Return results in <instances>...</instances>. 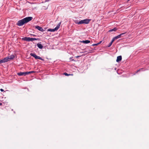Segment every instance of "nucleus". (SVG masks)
<instances>
[{"mask_svg": "<svg viewBox=\"0 0 149 149\" xmlns=\"http://www.w3.org/2000/svg\"><path fill=\"white\" fill-rule=\"evenodd\" d=\"M33 19L31 17H29L19 20L16 24V25L19 26H21L31 21Z\"/></svg>", "mask_w": 149, "mask_h": 149, "instance_id": "f257e3e1", "label": "nucleus"}, {"mask_svg": "<svg viewBox=\"0 0 149 149\" xmlns=\"http://www.w3.org/2000/svg\"><path fill=\"white\" fill-rule=\"evenodd\" d=\"M90 19H86L83 20H81L80 21H79V23L80 24H88L89 23L90 21Z\"/></svg>", "mask_w": 149, "mask_h": 149, "instance_id": "f03ea898", "label": "nucleus"}, {"mask_svg": "<svg viewBox=\"0 0 149 149\" xmlns=\"http://www.w3.org/2000/svg\"><path fill=\"white\" fill-rule=\"evenodd\" d=\"M61 23V22H60L57 25L56 27H55L54 29H49L48 30V31H51V32H54L55 31H57L59 28L60 26V25Z\"/></svg>", "mask_w": 149, "mask_h": 149, "instance_id": "7ed1b4c3", "label": "nucleus"}, {"mask_svg": "<svg viewBox=\"0 0 149 149\" xmlns=\"http://www.w3.org/2000/svg\"><path fill=\"white\" fill-rule=\"evenodd\" d=\"M30 55L31 56L33 57L36 59H39L43 61H44V59L42 58L39 56H37L35 54L31 53L30 54Z\"/></svg>", "mask_w": 149, "mask_h": 149, "instance_id": "20e7f679", "label": "nucleus"}, {"mask_svg": "<svg viewBox=\"0 0 149 149\" xmlns=\"http://www.w3.org/2000/svg\"><path fill=\"white\" fill-rule=\"evenodd\" d=\"M17 74L19 76H21L22 75L25 76L27 75L26 72H20L17 73Z\"/></svg>", "mask_w": 149, "mask_h": 149, "instance_id": "39448f33", "label": "nucleus"}, {"mask_svg": "<svg viewBox=\"0 0 149 149\" xmlns=\"http://www.w3.org/2000/svg\"><path fill=\"white\" fill-rule=\"evenodd\" d=\"M36 28L38 29L39 31H43L44 30L42 28V27L39 26H35Z\"/></svg>", "mask_w": 149, "mask_h": 149, "instance_id": "423d86ee", "label": "nucleus"}, {"mask_svg": "<svg viewBox=\"0 0 149 149\" xmlns=\"http://www.w3.org/2000/svg\"><path fill=\"white\" fill-rule=\"evenodd\" d=\"M125 33H122L117 36H116L114 37L115 39H116H116H118L119 38H120L121 37V36L122 35L124 34Z\"/></svg>", "mask_w": 149, "mask_h": 149, "instance_id": "0eeeda50", "label": "nucleus"}, {"mask_svg": "<svg viewBox=\"0 0 149 149\" xmlns=\"http://www.w3.org/2000/svg\"><path fill=\"white\" fill-rule=\"evenodd\" d=\"M122 60V56H118L117 57V58L116 59V61L117 62H119L120 61H121Z\"/></svg>", "mask_w": 149, "mask_h": 149, "instance_id": "6e6552de", "label": "nucleus"}, {"mask_svg": "<svg viewBox=\"0 0 149 149\" xmlns=\"http://www.w3.org/2000/svg\"><path fill=\"white\" fill-rule=\"evenodd\" d=\"M37 46L40 49H42L43 47V46L42 44L40 43L37 44Z\"/></svg>", "mask_w": 149, "mask_h": 149, "instance_id": "1a4fd4ad", "label": "nucleus"}, {"mask_svg": "<svg viewBox=\"0 0 149 149\" xmlns=\"http://www.w3.org/2000/svg\"><path fill=\"white\" fill-rule=\"evenodd\" d=\"M3 61L4 62V63L6 62H8L9 61V58H8V57H7L5 58H4L3 59Z\"/></svg>", "mask_w": 149, "mask_h": 149, "instance_id": "9d476101", "label": "nucleus"}, {"mask_svg": "<svg viewBox=\"0 0 149 149\" xmlns=\"http://www.w3.org/2000/svg\"><path fill=\"white\" fill-rule=\"evenodd\" d=\"M81 42L85 44H88L90 42V41L89 40H83L81 41Z\"/></svg>", "mask_w": 149, "mask_h": 149, "instance_id": "9b49d317", "label": "nucleus"}, {"mask_svg": "<svg viewBox=\"0 0 149 149\" xmlns=\"http://www.w3.org/2000/svg\"><path fill=\"white\" fill-rule=\"evenodd\" d=\"M14 57L15 56L13 55H11L8 57V58H9V60L10 61V60L13 59Z\"/></svg>", "mask_w": 149, "mask_h": 149, "instance_id": "f8f14e48", "label": "nucleus"}, {"mask_svg": "<svg viewBox=\"0 0 149 149\" xmlns=\"http://www.w3.org/2000/svg\"><path fill=\"white\" fill-rule=\"evenodd\" d=\"M117 30V29L115 27L113 29H111L110 30H109V31L110 32L112 31H116Z\"/></svg>", "mask_w": 149, "mask_h": 149, "instance_id": "ddd939ff", "label": "nucleus"}, {"mask_svg": "<svg viewBox=\"0 0 149 149\" xmlns=\"http://www.w3.org/2000/svg\"><path fill=\"white\" fill-rule=\"evenodd\" d=\"M26 72V74L27 75V74H30L31 73H35L36 72L34 71H30V72Z\"/></svg>", "mask_w": 149, "mask_h": 149, "instance_id": "4468645a", "label": "nucleus"}, {"mask_svg": "<svg viewBox=\"0 0 149 149\" xmlns=\"http://www.w3.org/2000/svg\"><path fill=\"white\" fill-rule=\"evenodd\" d=\"M38 39L35 38H31L30 41H32L34 40H37Z\"/></svg>", "mask_w": 149, "mask_h": 149, "instance_id": "2eb2a0df", "label": "nucleus"}, {"mask_svg": "<svg viewBox=\"0 0 149 149\" xmlns=\"http://www.w3.org/2000/svg\"><path fill=\"white\" fill-rule=\"evenodd\" d=\"M64 74L66 76H68L69 75H73V74H68L67 73H64Z\"/></svg>", "mask_w": 149, "mask_h": 149, "instance_id": "dca6fc26", "label": "nucleus"}, {"mask_svg": "<svg viewBox=\"0 0 149 149\" xmlns=\"http://www.w3.org/2000/svg\"><path fill=\"white\" fill-rule=\"evenodd\" d=\"M79 21L77 20H75L74 21L75 23L76 24H79Z\"/></svg>", "mask_w": 149, "mask_h": 149, "instance_id": "f3484780", "label": "nucleus"}, {"mask_svg": "<svg viewBox=\"0 0 149 149\" xmlns=\"http://www.w3.org/2000/svg\"><path fill=\"white\" fill-rule=\"evenodd\" d=\"M22 40H24L27 41V37H25L22 38Z\"/></svg>", "mask_w": 149, "mask_h": 149, "instance_id": "a211bd4d", "label": "nucleus"}, {"mask_svg": "<svg viewBox=\"0 0 149 149\" xmlns=\"http://www.w3.org/2000/svg\"><path fill=\"white\" fill-rule=\"evenodd\" d=\"M30 39H31V38H30L29 37H27V41H30Z\"/></svg>", "mask_w": 149, "mask_h": 149, "instance_id": "6ab92c4d", "label": "nucleus"}, {"mask_svg": "<svg viewBox=\"0 0 149 149\" xmlns=\"http://www.w3.org/2000/svg\"><path fill=\"white\" fill-rule=\"evenodd\" d=\"M116 40V39H115V38L114 37V38H113L112 39V40H111V42L112 43H113V42H114V41L115 40Z\"/></svg>", "mask_w": 149, "mask_h": 149, "instance_id": "aec40b11", "label": "nucleus"}, {"mask_svg": "<svg viewBox=\"0 0 149 149\" xmlns=\"http://www.w3.org/2000/svg\"><path fill=\"white\" fill-rule=\"evenodd\" d=\"M112 43L111 42L109 45L108 46V47H110L111 45H112Z\"/></svg>", "mask_w": 149, "mask_h": 149, "instance_id": "412c9836", "label": "nucleus"}, {"mask_svg": "<svg viewBox=\"0 0 149 149\" xmlns=\"http://www.w3.org/2000/svg\"><path fill=\"white\" fill-rule=\"evenodd\" d=\"M4 63L3 59L0 61V63Z\"/></svg>", "mask_w": 149, "mask_h": 149, "instance_id": "4be33fe9", "label": "nucleus"}, {"mask_svg": "<svg viewBox=\"0 0 149 149\" xmlns=\"http://www.w3.org/2000/svg\"><path fill=\"white\" fill-rule=\"evenodd\" d=\"M97 45H98L97 43H96V44H93L92 45V46H97Z\"/></svg>", "mask_w": 149, "mask_h": 149, "instance_id": "5701e85b", "label": "nucleus"}, {"mask_svg": "<svg viewBox=\"0 0 149 149\" xmlns=\"http://www.w3.org/2000/svg\"><path fill=\"white\" fill-rule=\"evenodd\" d=\"M0 90L1 91V92H3L4 91V90L2 88Z\"/></svg>", "mask_w": 149, "mask_h": 149, "instance_id": "b1692460", "label": "nucleus"}, {"mask_svg": "<svg viewBox=\"0 0 149 149\" xmlns=\"http://www.w3.org/2000/svg\"><path fill=\"white\" fill-rule=\"evenodd\" d=\"M102 42V41H100L99 43H97L98 45H99V44H100Z\"/></svg>", "mask_w": 149, "mask_h": 149, "instance_id": "393cba45", "label": "nucleus"}, {"mask_svg": "<svg viewBox=\"0 0 149 149\" xmlns=\"http://www.w3.org/2000/svg\"><path fill=\"white\" fill-rule=\"evenodd\" d=\"M80 56H76V57L77 58H78V57H80Z\"/></svg>", "mask_w": 149, "mask_h": 149, "instance_id": "a878e982", "label": "nucleus"}, {"mask_svg": "<svg viewBox=\"0 0 149 149\" xmlns=\"http://www.w3.org/2000/svg\"><path fill=\"white\" fill-rule=\"evenodd\" d=\"M2 104V103H0V105L1 106Z\"/></svg>", "mask_w": 149, "mask_h": 149, "instance_id": "bb28decb", "label": "nucleus"}, {"mask_svg": "<svg viewBox=\"0 0 149 149\" xmlns=\"http://www.w3.org/2000/svg\"><path fill=\"white\" fill-rule=\"evenodd\" d=\"M70 59H71V58H70Z\"/></svg>", "mask_w": 149, "mask_h": 149, "instance_id": "cd10ccee", "label": "nucleus"}]
</instances>
